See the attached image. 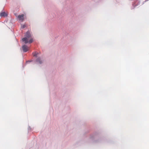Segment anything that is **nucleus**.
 <instances>
[{
	"mask_svg": "<svg viewBox=\"0 0 149 149\" xmlns=\"http://www.w3.org/2000/svg\"><path fill=\"white\" fill-rule=\"evenodd\" d=\"M22 40L25 44L32 43L33 40L31 32L29 31L26 32L25 34V37L22 38Z\"/></svg>",
	"mask_w": 149,
	"mask_h": 149,
	"instance_id": "nucleus-1",
	"label": "nucleus"
},
{
	"mask_svg": "<svg viewBox=\"0 0 149 149\" xmlns=\"http://www.w3.org/2000/svg\"><path fill=\"white\" fill-rule=\"evenodd\" d=\"M43 60L42 58L41 57H38L36 60V62L37 64H41L42 63Z\"/></svg>",
	"mask_w": 149,
	"mask_h": 149,
	"instance_id": "nucleus-2",
	"label": "nucleus"
},
{
	"mask_svg": "<svg viewBox=\"0 0 149 149\" xmlns=\"http://www.w3.org/2000/svg\"><path fill=\"white\" fill-rule=\"evenodd\" d=\"M22 48L23 51L26 52H27L29 49V47H28L25 45H24L22 46Z\"/></svg>",
	"mask_w": 149,
	"mask_h": 149,
	"instance_id": "nucleus-3",
	"label": "nucleus"
},
{
	"mask_svg": "<svg viewBox=\"0 0 149 149\" xmlns=\"http://www.w3.org/2000/svg\"><path fill=\"white\" fill-rule=\"evenodd\" d=\"M18 18L19 20L22 22L24 19V14L19 15L18 16Z\"/></svg>",
	"mask_w": 149,
	"mask_h": 149,
	"instance_id": "nucleus-4",
	"label": "nucleus"
},
{
	"mask_svg": "<svg viewBox=\"0 0 149 149\" xmlns=\"http://www.w3.org/2000/svg\"><path fill=\"white\" fill-rule=\"evenodd\" d=\"M140 4V2L138 0H137L135 2V3H133L132 4L133 6L134 7H135V6H136L139 5Z\"/></svg>",
	"mask_w": 149,
	"mask_h": 149,
	"instance_id": "nucleus-5",
	"label": "nucleus"
},
{
	"mask_svg": "<svg viewBox=\"0 0 149 149\" xmlns=\"http://www.w3.org/2000/svg\"><path fill=\"white\" fill-rule=\"evenodd\" d=\"M7 14L5 12H1L0 14V16L1 17H6V16H7Z\"/></svg>",
	"mask_w": 149,
	"mask_h": 149,
	"instance_id": "nucleus-6",
	"label": "nucleus"
},
{
	"mask_svg": "<svg viewBox=\"0 0 149 149\" xmlns=\"http://www.w3.org/2000/svg\"><path fill=\"white\" fill-rule=\"evenodd\" d=\"M33 56L35 57H37L39 54V53L38 52H33L32 53Z\"/></svg>",
	"mask_w": 149,
	"mask_h": 149,
	"instance_id": "nucleus-7",
	"label": "nucleus"
},
{
	"mask_svg": "<svg viewBox=\"0 0 149 149\" xmlns=\"http://www.w3.org/2000/svg\"><path fill=\"white\" fill-rule=\"evenodd\" d=\"M26 25L24 24L22 26V29L26 27Z\"/></svg>",
	"mask_w": 149,
	"mask_h": 149,
	"instance_id": "nucleus-8",
	"label": "nucleus"
},
{
	"mask_svg": "<svg viewBox=\"0 0 149 149\" xmlns=\"http://www.w3.org/2000/svg\"><path fill=\"white\" fill-rule=\"evenodd\" d=\"M31 61H26V63H27L28 62H31Z\"/></svg>",
	"mask_w": 149,
	"mask_h": 149,
	"instance_id": "nucleus-9",
	"label": "nucleus"
},
{
	"mask_svg": "<svg viewBox=\"0 0 149 149\" xmlns=\"http://www.w3.org/2000/svg\"><path fill=\"white\" fill-rule=\"evenodd\" d=\"M30 129V127H29L28 128V130H29Z\"/></svg>",
	"mask_w": 149,
	"mask_h": 149,
	"instance_id": "nucleus-10",
	"label": "nucleus"
}]
</instances>
